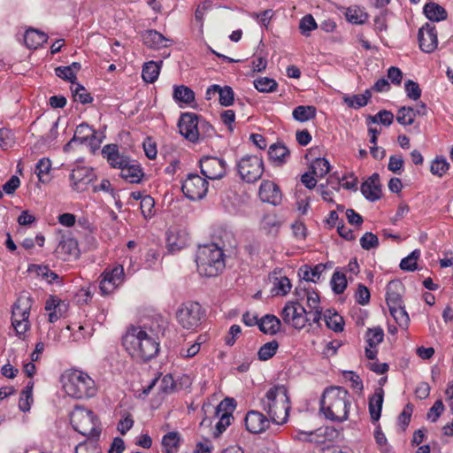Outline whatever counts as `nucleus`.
Listing matches in <instances>:
<instances>
[{"label": "nucleus", "mask_w": 453, "mask_h": 453, "mask_svg": "<svg viewBox=\"0 0 453 453\" xmlns=\"http://www.w3.org/2000/svg\"><path fill=\"white\" fill-rule=\"evenodd\" d=\"M268 156L275 166H281L286 164L289 158L290 151L283 143L276 142L269 147Z\"/></svg>", "instance_id": "5701e85b"}, {"label": "nucleus", "mask_w": 453, "mask_h": 453, "mask_svg": "<svg viewBox=\"0 0 453 453\" xmlns=\"http://www.w3.org/2000/svg\"><path fill=\"white\" fill-rule=\"evenodd\" d=\"M154 199L150 196H144L142 198L140 207L144 218H150L153 215Z\"/></svg>", "instance_id": "bf43d9fd"}, {"label": "nucleus", "mask_w": 453, "mask_h": 453, "mask_svg": "<svg viewBox=\"0 0 453 453\" xmlns=\"http://www.w3.org/2000/svg\"><path fill=\"white\" fill-rule=\"evenodd\" d=\"M423 12L431 21H441L447 19L446 10L440 4L431 2L425 4Z\"/></svg>", "instance_id": "7c9ffc66"}, {"label": "nucleus", "mask_w": 453, "mask_h": 453, "mask_svg": "<svg viewBox=\"0 0 453 453\" xmlns=\"http://www.w3.org/2000/svg\"><path fill=\"white\" fill-rule=\"evenodd\" d=\"M95 179V174L91 168L86 166H78L73 170L70 174L71 186L73 190L81 192L87 188V186Z\"/></svg>", "instance_id": "f3484780"}, {"label": "nucleus", "mask_w": 453, "mask_h": 453, "mask_svg": "<svg viewBox=\"0 0 453 453\" xmlns=\"http://www.w3.org/2000/svg\"><path fill=\"white\" fill-rule=\"evenodd\" d=\"M281 226V221L274 213L265 214L261 220V228L268 234L276 235Z\"/></svg>", "instance_id": "f704fd0d"}, {"label": "nucleus", "mask_w": 453, "mask_h": 453, "mask_svg": "<svg viewBox=\"0 0 453 453\" xmlns=\"http://www.w3.org/2000/svg\"><path fill=\"white\" fill-rule=\"evenodd\" d=\"M254 87L259 92L270 93L273 92L278 88V83L274 79L268 77H260L254 81Z\"/></svg>", "instance_id": "79ce46f5"}, {"label": "nucleus", "mask_w": 453, "mask_h": 453, "mask_svg": "<svg viewBox=\"0 0 453 453\" xmlns=\"http://www.w3.org/2000/svg\"><path fill=\"white\" fill-rule=\"evenodd\" d=\"M122 344L135 358L148 361L159 351V343L140 326H132L123 336Z\"/></svg>", "instance_id": "f03ea898"}, {"label": "nucleus", "mask_w": 453, "mask_h": 453, "mask_svg": "<svg viewBox=\"0 0 453 453\" xmlns=\"http://www.w3.org/2000/svg\"><path fill=\"white\" fill-rule=\"evenodd\" d=\"M290 280L287 277H280V279H275L273 292H274L275 295L285 296L290 291Z\"/></svg>", "instance_id": "6e6d98bb"}, {"label": "nucleus", "mask_w": 453, "mask_h": 453, "mask_svg": "<svg viewBox=\"0 0 453 453\" xmlns=\"http://www.w3.org/2000/svg\"><path fill=\"white\" fill-rule=\"evenodd\" d=\"M258 195L265 203L274 206L279 205L282 201V194L278 185L271 180H263L259 187Z\"/></svg>", "instance_id": "a211bd4d"}, {"label": "nucleus", "mask_w": 453, "mask_h": 453, "mask_svg": "<svg viewBox=\"0 0 453 453\" xmlns=\"http://www.w3.org/2000/svg\"><path fill=\"white\" fill-rule=\"evenodd\" d=\"M332 289L335 294H342L347 288V280L344 273L334 272L331 279Z\"/></svg>", "instance_id": "8fccbe9b"}, {"label": "nucleus", "mask_w": 453, "mask_h": 453, "mask_svg": "<svg viewBox=\"0 0 453 453\" xmlns=\"http://www.w3.org/2000/svg\"><path fill=\"white\" fill-rule=\"evenodd\" d=\"M51 161L47 157L41 158L35 165V173L39 180L42 183L50 180Z\"/></svg>", "instance_id": "58836bf2"}, {"label": "nucleus", "mask_w": 453, "mask_h": 453, "mask_svg": "<svg viewBox=\"0 0 453 453\" xmlns=\"http://www.w3.org/2000/svg\"><path fill=\"white\" fill-rule=\"evenodd\" d=\"M418 37L419 48L422 51L431 53L437 48L438 39L434 25L426 23L419 28Z\"/></svg>", "instance_id": "dca6fc26"}, {"label": "nucleus", "mask_w": 453, "mask_h": 453, "mask_svg": "<svg viewBox=\"0 0 453 453\" xmlns=\"http://www.w3.org/2000/svg\"><path fill=\"white\" fill-rule=\"evenodd\" d=\"M403 285L399 280H391L387 286L386 301L388 308L403 305Z\"/></svg>", "instance_id": "4be33fe9"}, {"label": "nucleus", "mask_w": 453, "mask_h": 453, "mask_svg": "<svg viewBox=\"0 0 453 453\" xmlns=\"http://www.w3.org/2000/svg\"><path fill=\"white\" fill-rule=\"evenodd\" d=\"M181 190L189 200H200L208 192V181L197 173H189L182 181Z\"/></svg>", "instance_id": "9b49d317"}, {"label": "nucleus", "mask_w": 453, "mask_h": 453, "mask_svg": "<svg viewBox=\"0 0 453 453\" xmlns=\"http://www.w3.org/2000/svg\"><path fill=\"white\" fill-rule=\"evenodd\" d=\"M180 444V436L177 432H169L163 436L162 447L165 453H174Z\"/></svg>", "instance_id": "ea45409f"}, {"label": "nucleus", "mask_w": 453, "mask_h": 453, "mask_svg": "<svg viewBox=\"0 0 453 453\" xmlns=\"http://www.w3.org/2000/svg\"><path fill=\"white\" fill-rule=\"evenodd\" d=\"M56 252L63 260L76 259L80 256L78 242L74 238L62 240L57 247Z\"/></svg>", "instance_id": "412c9836"}, {"label": "nucleus", "mask_w": 453, "mask_h": 453, "mask_svg": "<svg viewBox=\"0 0 453 453\" xmlns=\"http://www.w3.org/2000/svg\"><path fill=\"white\" fill-rule=\"evenodd\" d=\"M260 404L272 422L277 425L287 422L290 410V401L288 389L284 385H275L270 388L265 396L261 398Z\"/></svg>", "instance_id": "7ed1b4c3"}, {"label": "nucleus", "mask_w": 453, "mask_h": 453, "mask_svg": "<svg viewBox=\"0 0 453 453\" xmlns=\"http://www.w3.org/2000/svg\"><path fill=\"white\" fill-rule=\"evenodd\" d=\"M449 169V164L442 156L436 157L431 163L430 171L434 175L443 176Z\"/></svg>", "instance_id": "de8ad7c7"}, {"label": "nucleus", "mask_w": 453, "mask_h": 453, "mask_svg": "<svg viewBox=\"0 0 453 453\" xmlns=\"http://www.w3.org/2000/svg\"><path fill=\"white\" fill-rule=\"evenodd\" d=\"M384 338V331L381 327L369 328L365 334L366 342L369 347L376 348Z\"/></svg>", "instance_id": "49530a36"}, {"label": "nucleus", "mask_w": 453, "mask_h": 453, "mask_svg": "<svg viewBox=\"0 0 453 453\" xmlns=\"http://www.w3.org/2000/svg\"><path fill=\"white\" fill-rule=\"evenodd\" d=\"M31 309V299L27 296H20L13 304L12 322L15 320H27L29 318Z\"/></svg>", "instance_id": "393cba45"}, {"label": "nucleus", "mask_w": 453, "mask_h": 453, "mask_svg": "<svg viewBox=\"0 0 453 453\" xmlns=\"http://www.w3.org/2000/svg\"><path fill=\"white\" fill-rule=\"evenodd\" d=\"M199 119L200 116L194 112H185L180 117L178 122L180 133L191 142H196L199 140Z\"/></svg>", "instance_id": "2eb2a0df"}, {"label": "nucleus", "mask_w": 453, "mask_h": 453, "mask_svg": "<svg viewBox=\"0 0 453 453\" xmlns=\"http://www.w3.org/2000/svg\"><path fill=\"white\" fill-rule=\"evenodd\" d=\"M270 420L260 411H250L245 417V426L249 432L259 434L269 427Z\"/></svg>", "instance_id": "6ab92c4d"}, {"label": "nucleus", "mask_w": 453, "mask_h": 453, "mask_svg": "<svg viewBox=\"0 0 453 453\" xmlns=\"http://www.w3.org/2000/svg\"><path fill=\"white\" fill-rule=\"evenodd\" d=\"M197 271L205 277H215L225 268L224 252L215 243L200 246L196 258Z\"/></svg>", "instance_id": "20e7f679"}, {"label": "nucleus", "mask_w": 453, "mask_h": 453, "mask_svg": "<svg viewBox=\"0 0 453 453\" xmlns=\"http://www.w3.org/2000/svg\"><path fill=\"white\" fill-rule=\"evenodd\" d=\"M311 173L318 178H323L330 171L329 162L324 157H318L311 164Z\"/></svg>", "instance_id": "a19ab883"}, {"label": "nucleus", "mask_w": 453, "mask_h": 453, "mask_svg": "<svg viewBox=\"0 0 453 453\" xmlns=\"http://www.w3.org/2000/svg\"><path fill=\"white\" fill-rule=\"evenodd\" d=\"M370 291L367 287L363 284H358L357 289L355 294L356 302L358 304L365 305L370 301Z\"/></svg>", "instance_id": "052dcab7"}, {"label": "nucleus", "mask_w": 453, "mask_h": 453, "mask_svg": "<svg viewBox=\"0 0 453 453\" xmlns=\"http://www.w3.org/2000/svg\"><path fill=\"white\" fill-rule=\"evenodd\" d=\"M102 153L106 157L110 165L120 169V176L129 183H139L143 177V172L139 165L120 155L115 144L105 145Z\"/></svg>", "instance_id": "39448f33"}, {"label": "nucleus", "mask_w": 453, "mask_h": 453, "mask_svg": "<svg viewBox=\"0 0 453 453\" xmlns=\"http://www.w3.org/2000/svg\"><path fill=\"white\" fill-rule=\"evenodd\" d=\"M55 74L71 83H74L76 81V74L73 71L71 70L69 66H58L55 69Z\"/></svg>", "instance_id": "680f3d73"}, {"label": "nucleus", "mask_w": 453, "mask_h": 453, "mask_svg": "<svg viewBox=\"0 0 453 453\" xmlns=\"http://www.w3.org/2000/svg\"><path fill=\"white\" fill-rule=\"evenodd\" d=\"M384 400V390L381 388L376 389L375 393L369 398V413L373 423L377 422L381 415Z\"/></svg>", "instance_id": "a878e982"}, {"label": "nucleus", "mask_w": 453, "mask_h": 453, "mask_svg": "<svg viewBox=\"0 0 453 453\" xmlns=\"http://www.w3.org/2000/svg\"><path fill=\"white\" fill-rule=\"evenodd\" d=\"M360 245L364 250H370L379 246V239L377 235H375L372 232H366L360 238Z\"/></svg>", "instance_id": "4d7b16f0"}, {"label": "nucleus", "mask_w": 453, "mask_h": 453, "mask_svg": "<svg viewBox=\"0 0 453 453\" xmlns=\"http://www.w3.org/2000/svg\"><path fill=\"white\" fill-rule=\"evenodd\" d=\"M125 279L123 265H117L113 267L106 268L101 274L99 288L103 295L111 294L118 287H119Z\"/></svg>", "instance_id": "f8f14e48"}, {"label": "nucleus", "mask_w": 453, "mask_h": 453, "mask_svg": "<svg viewBox=\"0 0 453 453\" xmlns=\"http://www.w3.org/2000/svg\"><path fill=\"white\" fill-rule=\"evenodd\" d=\"M416 112L412 107H401L396 113V121L403 126H410L414 123Z\"/></svg>", "instance_id": "c03bdc74"}, {"label": "nucleus", "mask_w": 453, "mask_h": 453, "mask_svg": "<svg viewBox=\"0 0 453 453\" xmlns=\"http://www.w3.org/2000/svg\"><path fill=\"white\" fill-rule=\"evenodd\" d=\"M204 313L199 303L188 301L178 308L176 319L182 328L196 331L201 326Z\"/></svg>", "instance_id": "6e6552de"}, {"label": "nucleus", "mask_w": 453, "mask_h": 453, "mask_svg": "<svg viewBox=\"0 0 453 453\" xmlns=\"http://www.w3.org/2000/svg\"><path fill=\"white\" fill-rule=\"evenodd\" d=\"M279 348V343L277 341L273 340L269 342L262 345L257 352L258 359L261 361H266L272 358L275 354Z\"/></svg>", "instance_id": "a18cd8bd"}, {"label": "nucleus", "mask_w": 453, "mask_h": 453, "mask_svg": "<svg viewBox=\"0 0 453 453\" xmlns=\"http://www.w3.org/2000/svg\"><path fill=\"white\" fill-rule=\"evenodd\" d=\"M63 387L68 395L77 399L89 398L96 394L95 381L80 370L66 372Z\"/></svg>", "instance_id": "423d86ee"}, {"label": "nucleus", "mask_w": 453, "mask_h": 453, "mask_svg": "<svg viewBox=\"0 0 453 453\" xmlns=\"http://www.w3.org/2000/svg\"><path fill=\"white\" fill-rule=\"evenodd\" d=\"M48 40V35L37 29L29 28L25 32L24 42L27 48L37 49L45 43Z\"/></svg>", "instance_id": "c756f323"}, {"label": "nucleus", "mask_w": 453, "mask_h": 453, "mask_svg": "<svg viewBox=\"0 0 453 453\" xmlns=\"http://www.w3.org/2000/svg\"><path fill=\"white\" fill-rule=\"evenodd\" d=\"M419 256V250H413L409 256L402 259L400 268L403 271L413 272L417 268V261Z\"/></svg>", "instance_id": "3c124183"}, {"label": "nucleus", "mask_w": 453, "mask_h": 453, "mask_svg": "<svg viewBox=\"0 0 453 453\" xmlns=\"http://www.w3.org/2000/svg\"><path fill=\"white\" fill-rule=\"evenodd\" d=\"M199 164L205 179L219 180L226 175V164L223 158L207 156L202 157Z\"/></svg>", "instance_id": "4468645a"}, {"label": "nucleus", "mask_w": 453, "mask_h": 453, "mask_svg": "<svg viewBox=\"0 0 453 453\" xmlns=\"http://www.w3.org/2000/svg\"><path fill=\"white\" fill-rule=\"evenodd\" d=\"M175 387L174 380L171 374L165 375L160 380L159 388L163 393L170 394L173 392Z\"/></svg>", "instance_id": "69168bd1"}, {"label": "nucleus", "mask_w": 453, "mask_h": 453, "mask_svg": "<svg viewBox=\"0 0 453 453\" xmlns=\"http://www.w3.org/2000/svg\"><path fill=\"white\" fill-rule=\"evenodd\" d=\"M173 96L176 102L188 104L195 101L194 91L185 85L175 86Z\"/></svg>", "instance_id": "4c0bfd02"}, {"label": "nucleus", "mask_w": 453, "mask_h": 453, "mask_svg": "<svg viewBox=\"0 0 453 453\" xmlns=\"http://www.w3.org/2000/svg\"><path fill=\"white\" fill-rule=\"evenodd\" d=\"M281 322L274 315L266 314L258 319L257 326L265 334L273 335L280 331Z\"/></svg>", "instance_id": "c85d7f7f"}, {"label": "nucleus", "mask_w": 453, "mask_h": 453, "mask_svg": "<svg viewBox=\"0 0 453 453\" xmlns=\"http://www.w3.org/2000/svg\"><path fill=\"white\" fill-rule=\"evenodd\" d=\"M167 247L171 252L179 251L188 245V236L178 230H170L166 238Z\"/></svg>", "instance_id": "cd10ccee"}, {"label": "nucleus", "mask_w": 453, "mask_h": 453, "mask_svg": "<svg viewBox=\"0 0 453 453\" xmlns=\"http://www.w3.org/2000/svg\"><path fill=\"white\" fill-rule=\"evenodd\" d=\"M324 320L326 326L338 333L343 331L344 320L343 318L339 315L335 311L326 310L324 313Z\"/></svg>", "instance_id": "473e14b6"}, {"label": "nucleus", "mask_w": 453, "mask_h": 453, "mask_svg": "<svg viewBox=\"0 0 453 453\" xmlns=\"http://www.w3.org/2000/svg\"><path fill=\"white\" fill-rule=\"evenodd\" d=\"M326 265L318 264L314 266L303 265L298 269V275L305 281L318 282L321 274L325 272Z\"/></svg>", "instance_id": "bb28decb"}, {"label": "nucleus", "mask_w": 453, "mask_h": 453, "mask_svg": "<svg viewBox=\"0 0 453 453\" xmlns=\"http://www.w3.org/2000/svg\"><path fill=\"white\" fill-rule=\"evenodd\" d=\"M73 96L75 101H78L82 104H89L93 101L91 95L81 84H76L75 89L73 90Z\"/></svg>", "instance_id": "5fc2aeb1"}, {"label": "nucleus", "mask_w": 453, "mask_h": 453, "mask_svg": "<svg viewBox=\"0 0 453 453\" xmlns=\"http://www.w3.org/2000/svg\"><path fill=\"white\" fill-rule=\"evenodd\" d=\"M317 110L312 105H299L293 110V118L299 122H306L316 117Z\"/></svg>", "instance_id": "e433bc0d"}, {"label": "nucleus", "mask_w": 453, "mask_h": 453, "mask_svg": "<svg viewBox=\"0 0 453 453\" xmlns=\"http://www.w3.org/2000/svg\"><path fill=\"white\" fill-rule=\"evenodd\" d=\"M235 408L234 404V400L230 398H226L220 402V403L215 409V416L219 418V421L215 425V429L213 431V436L219 437L222 434L227 426H230L232 420L234 419L233 411Z\"/></svg>", "instance_id": "ddd939ff"}, {"label": "nucleus", "mask_w": 453, "mask_h": 453, "mask_svg": "<svg viewBox=\"0 0 453 453\" xmlns=\"http://www.w3.org/2000/svg\"><path fill=\"white\" fill-rule=\"evenodd\" d=\"M346 380L351 382V388L357 391H362L364 388L363 381L360 377L352 371H346L343 373Z\"/></svg>", "instance_id": "0e129e2a"}, {"label": "nucleus", "mask_w": 453, "mask_h": 453, "mask_svg": "<svg viewBox=\"0 0 453 453\" xmlns=\"http://www.w3.org/2000/svg\"><path fill=\"white\" fill-rule=\"evenodd\" d=\"M237 170L242 180L248 183H254L263 174L264 162L257 156H245L238 162Z\"/></svg>", "instance_id": "1a4fd4ad"}, {"label": "nucleus", "mask_w": 453, "mask_h": 453, "mask_svg": "<svg viewBox=\"0 0 453 453\" xmlns=\"http://www.w3.org/2000/svg\"><path fill=\"white\" fill-rule=\"evenodd\" d=\"M94 131L95 130H93L87 123L80 124L75 129L73 137L65 145V149L67 150L73 142H80L81 144L86 143L88 141V138L92 136Z\"/></svg>", "instance_id": "72a5a7b5"}, {"label": "nucleus", "mask_w": 453, "mask_h": 453, "mask_svg": "<svg viewBox=\"0 0 453 453\" xmlns=\"http://www.w3.org/2000/svg\"><path fill=\"white\" fill-rule=\"evenodd\" d=\"M210 91H213V93L219 94V100L221 105L230 106L233 104L234 100V93L231 87H220L219 85H211L209 87V92Z\"/></svg>", "instance_id": "2f4dec72"}, {"label": "nucleus", "mask_w": 453, "mask_h": 453, "mask_svg": "<svg viewBox=\"0 0 453 453\" xmlns=\"http://www.w3.org/2000/svg\"><path fill=\"white\" fill-rule=\"evenodd\" d=\"M75 453H99L96 444L94 441L81 442L75 448Z\"/></svg>", "instance_id": "774afa93"}, {"label": "nucleus", "mask_w": 453, "mask_h": 453, "mask_svg": "<svg viewBox=\"0 0 453 453\" xmlns=\"http://www.w3.org/2000/svg\"><path fill=\"white\" fill-rule=\"evenodd\" d=\"M389 311L399 326L406 327L408 326L410 319L408 313L404 310V305L391 307L389 308Z\"/></svg>", "instance_id": "09e8293b"}, {"label": "nucleus", "mask_w": 453, "mask_h": 453, "mask_svg": "<svg viewBox=\"0 0 453 453\" xmlns=\"http://www.w3.org/2000/svg\"><path fill=\"white\" fill-rule=\"evenodd\" d=\"M142 37L143 43L147 47L155 50L167 47L168 42H171L170 39L165 37L161 33L153 29L145 31Z\"/></svg>", "instance_id": "b1692460"}, {"label": "nucleus", "mask_w": 453, "mask_h": 453, "mask_svg": "<svg viewBox=\"0 0 453 453\" xmlns=\"http://www.w3.org/2000/svg\"><path fill=\"white\" fill-rule=\"evenodd\" d=\"M405 91L407 96L412 100H418L421 96V89L418 82L413 81L412 80H408L404 84Z\"/></svg>", "instance_id": "13d9d810"}, {"label": "nucleus", "mask_w": 453, "mask_h": 453, "mask_svg": "<svg viewBox=\"0 0 453 453\" xmlns=\"http://www.w3.org/2000/svg\"><path fill=\"white\" fill-rule=\"evenodd\" d=\"M71 425L75 431L88 438H97L101 430L94 412L81 406H75L70 414Z\"/></svg>", "instance_id": "0eeeda50"}, {"label": "nucleus", "mask_w": 453, "mask_h": 453, "mask_svg": "<svg viewBox=\"0 0 453 453\" xmlns=\"http://www.w3.org/2000/svg\"><path fill=\"white\" fill-rule=\"evenodd\" d=\"M368 120L372 123H380L386 127H389L394 120V114L390 111L381 110L374 116H369Z\"/></svg>", "instance_id": "603ef678"}, {"label": "nucleus", "mask_w": 453, "mask_h": 453, "mask_svg": "<svg viewBox=\"0 0 453 453\" xmlns=\"http://www.w3.org/2000/svg\"><path fill=\"white\" fill-rule=\"evenodd\" d=\"M344 14L347 20L353 24H364L367 19V14L357 6L347 8Z\"/></svg>", "instance_id": "37998d69"}, {"label": "nucleus", "mask_w": 453, "mask_h": 453, "mask_svg": "<svg viewBox=\"0 0 453 453\" xmlns=\"http://www.w3.org/2000/svg\"><path fill=\"white\" fill-rule=\"evenodd\" d=\"M361 192L367 200L372 202L380 198L381 186L378 173H373L370 178L362 183Z\"/></svg>", "instance_id": "aec40b11"}, {"label": "nucleus", "mask_w": 453, "mask_h": 453, "mask_svg": "<svg viewBox=\"0 0 453 453\" xmlns=\"http://www.w3.org/2000/svg\"><path fill=\"white\" fill-rule=\"evenodd\" d=\"M318 25L311 14H307L303 17L299 23V29L303 35H310V33L316 29Z\"/></svg>", "instance_id": "864d4df0"}, {"label": "nucleus", "mask_w": 453, "mask_h": 453, "mask_svg": "<svg viewBox=\"0 0 453 453\" xmlns=\"http://www.w3.org/2000/svg\"><path fill=\"white\" fill-rule=\"evenodd\" d=\"M344 103L350 108L359 109L367 105L365 99L362 95H353L343 97Z\"/></svg>", "instance_id": "e2e57ef3"}, {"label": "nucleus", "mask_w": 453, "mask_h": 453, "mask_svg": "<svg viewBox=\"0 0 453 453\" xmlns=\"http://www.w3.org/2000/svg\"><path fill=\"white\" fill-rule=\"evenodd\" d=\"M412 412L413 405L411 403H407L399 415L398 421L403 426V430H405L406 426L410 424Z\"/></svg>", "instance_id": "338daca9"}, {"label": "nucleus", "mask_w": 453, "mask_h": 453, "mask_svg": "<svg viewBox=\"0 0 453 453\" xmlns=\"http://www.w3.org/2000/svg\"><path fill=\"white\" fill-rule=\"evenodd\" d=\"M161 64L162 61H150L144 64L142 72V76L144 81L153 83L157 81L159 75Z\"/></svg>", "instance_id": "c9c22d12"}, {"label": "nucleus", "mask_w": 453, "mask_h": 453, "mask_svg": "<svg viewBox=\"0 0 453 453\" xmlns=\"http://www.w3.org/2000/svg\"><path fill=\"white\" fill-rule=\"evenodd\" d=\"M281 318L286 324L299 330L311 320L307 311L298 302H288L282 309Z\"/></svg>", "instance_id": "9d476101"}, {"label": "nucleus", "mask_w": 453, "mask_h": 453, "mask_svg": "<svg viewBox=\"0 0 453 453\" xmlns=\"http://www.w3.org/2000/svg\"><path fill=\"white\" fill-rule=\"evenodd\" d=\"M352 397L343 387L326 388L319 402V411L324 417L336 423H342L349 419Z\"/></svg>", "instance_id": "f257e3e1"}]
</instances>
